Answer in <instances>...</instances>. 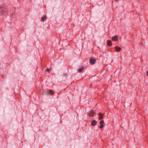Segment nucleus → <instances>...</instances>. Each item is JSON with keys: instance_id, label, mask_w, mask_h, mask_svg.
Masks as SVG:
<instances>
[{"instance_id": "nucleus-1", "label": "nucleus", "mask_w": 148, "mask_h": 148, "mask_svg": "<svg viewBox=\"0 0 148 148\" xmlns=\"http://www.w3.org/2000/svg\"><path fill=\"white\" fill-rule=\"evenodd\" d=\"M95 114V112L93 110H92L90 111L89 115L90 116H94Z\"/></svg>"}, {"instance_id": "nucleus-2", "label": "nucleus", "mask_w": 148, "mask_h": 148, "mask_svg": "<svg viewBox=\"0 0 148 148\" xmlns=\"http://www.w3.org/2000/svg\"><path fill=\"white\" fill-rule=\"evenodd\" d=\"M97 123V122L95 120H93L91 121V124L92 125L95 126Z\"/></svg>"}, {"instance_id": "nucleus-3", "label": "nucleus", "mask_w": 148, "mask_h": 148, "mask_svg": "<svg viewBox=\"0 0 148 148\" xmlns=\"http://www.w3.org/2000/svg\"><path fill=\"white\" fill-rule=\"evenodd\" d=\"M95 59H91L90 60V63L91 64H94L95 63Z\"/></svg>"}, {"instance_id": "nucleus-4", "label": "nucleus", "mask_w": 148, "mask_h": 148, "mask_svg": "<svg viewBox=\"0 0 148 148\" xmlns=\"http://www.w3.org/2000/svg\"><path fill=\"white\" fill-rule=\"evenodd\" d=\"M112 40L114 41H117L118 40V38L117 36H116L113 37L112 38Z\"/></svg>"}, {"instance_id": "nucleus-5", "label": "nucleus", "mask_w": 148, "mask_h": 148, "mask_svg": "<svg viewBox=\"0 0 148 148\" xmlns=\"http://www.w3.org/2000/svg\"><path fill=\"white\" fill-rule=\"evenodd\" d=\"M99 119H101L103 117V114L101 113H99Z\"/></svg>"}, {"instance_id": "nucleus-6", "label": "nucleus", "mask_w": 148, "mask_h": 148, "mask_svg": "<svg viewBox=\"0 0 148 148\" xmlns=\"http://www.w3.org/2000/svg\"><path fill=\"white\" fill-rule=\"evenodd\" d=\"M115 48L116 50L117 51H119L121 49V47H118V46L116 47H115Z\"/></svg>"}, {"instance_id": "nucleus-7", "label": "nucleus", "mask_w": 148, "mask_h": 148, "mask_svg": "<svg viewBox=\"0 0 148 148\" xmlns=\"http://www.w3.org/2000/svg\"><path fill=\"white\" fill-rule=\"evenodd\" d=\"M107 44L108 46H111L112 45V44L111 41L110 40H108L107 41Z\"/></svg>"}, {"instance_id": "nucleus-8", "label": "nucleus", "mask_w": 148, "mask_h": 148, "mask_svg": "<svg viewBox=\"0 0 148 148\" xmlns=\"http://www.w3.org/2000/svg\"><path fill=\"white\" fill-rule=\"evenodd\" d=\"M84 67L83 66L81 67L80 68L78 69V70L79 72H81L82 70L84 69Z\"/></svg>"}, {"instance_id": "nucleus-9", "label": "nucleus", "mask_w": 148, "mask_h": 148, "mask_svg": "<svg viewBox=\"0 0 148 148\" xmlns=\"http://www.w3.org/2000/svg\"><path fill=\"white\" fill-rule=\"evenodd\" d=\"M46 16L45 15L44 16H43L41 18V20L42 21H44L46 20Z\"/></svg>"}, {"instance_id": "nucleus-10", "label": "nucleus", "mask_w": 148, "mask_h": 148, "mask_svg": "<svg viewBox=\"0 0 148 148\" xmlns=\"http://www.w3.org/2000/svg\"><path fill=\"white\" fill-rule=\"evenodd\" d=\"M49 93L51 94H52L53 93V91L52 90H50L49 91Z\"/></svg>"}, {"instance_id": "nucleus-11", "label": "nucleus", "mask_w": 148, "mask_h": 148, "mask_svg": "<svg viewBox=\"0 0 148 148\" xmlns=\"http://www.w3.org/2000/svg\"><path fill=\"white\" fill-rule=\"evenodd\" d=\"M104 123V121L103 120H101V121L100 122V124L101 125H103V123Z\"/></svg>"}, {"instance_id": "nucleus-12", "label": "nucleus", "mask_w": 148, "mask_h": 148, "mask_svg": "<svg viewBox=\"0 0 148 148\" xmlns=\"http://www.w3.org/2000/svg\"><path fill=\"white\" fill-rule=\"evenodd\" d=\"M103 126V125H101L100 126V128H102Z\"/></svg>"}, {"instance_id": "nucleus-13", "label": "nucleus", "mask_w": 148, "mask_h": 148, "mask_svg": "<svg viewBox=\"0 0 148 148\" xmlns=\"http://www.w3.org/2000/svg\"><path fill=\"white\" fill-rule=\"evenodd\" d=\"M50 70V69H47V70L46 71H49Z\"/></svg>"}, {"instance_id": "nucleus-14", "label": "nucleus", "mask_w": 148, "mask_h": 148, "mask_svg": "<svg viewBox=\"0 0 148 148\" xmlns=\"http://www.w3.org/2000/svg\"><path fill=\"white\" fill-rule=\"evenodd\" d=\"M147 75L148 76V71L147 72Z\"/></svg>"}]
</instances>
